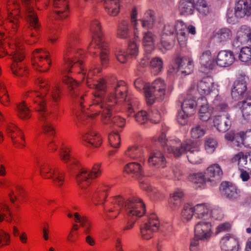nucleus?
Returning a JSON list of instances; mask_svg holds the SVG:
<instances>
[{
  "mask_svg": "<svg viewBox=\"0 0 251 251\" xmlns=\"http://www.w3.org/2000/svg\"><path fill=\"white\" fill-rule=\"evenodd\" d=\"M76 39V35L73 34L68 37L63 52L64 64L60 72L63 75V82L67 85L71 97L78 104V109L76 112L78 121L85 125L90 123L92 118L101 114V121L104 124L110 127L123 128L125 125V119L115 115L114 113L117 111V107L119 103L127 100H130L131 99L127 93V87L125 82L120 80L114 82L110 88L108 95L105 98L104 96L107 87L105 80L100 78L93 84L91 83L93 81L92 77L100 73L101 69L92 68L89 69L87 75L86 71L82 70L83 80L86 77V83L95 89L92 104L89 108L85 109L82 105L84 96L78 95V83L72 77L67 75L74 66H78L81 69L82 68V61L77 58L79 56L82 58L83 51H76L72 50Z\"/></svg>",
  "mask_w": 251,
  "mask_h": 251,
  "instance_id": "obj_1",
  "label": "nucleus"
},
{
  "mask_svg": "<svg viewBox=\"0 0 251 251\" xmlns=\"http://www.w3.org/2000/svg\"><path fill=\"white\" fill-rule=\"evenodd\" d=\"M37 83L42 93L46 95V97L41 96L37 91L28 92V97L32 99L34 108L39 113V119L43 133L48 136H53L54 128L50 121L52 119L55 118L56 116L47 109L45 101L49 100L57 102L60 98V89L59 85L55 84L50 90V81L46 79L39 78Z\"/></svg>",
  "mask_w": 251,
  "mask_h": 251,
  "instance_id": "obj_2",
  "label": "nucleus"
},
{
  "mask_svg": "<svg viewBox=\"0 0 251 251\" xmlns=\"http://www.w3.org/2000/svg\"><path fill=\"white\" fill-rule=\"evenodd\" d=\"M124 205L127 218L133 220V222L136 221L145 213V204L139 198L134 197L125 201L122 197L116 196L110 203L104 205L105 216L109 220L116 218L119 215L121 207Z\"/></svg>",
  "mask_w": 251,
  "mask_h": 251,
  "instance_id": "obj_3",
  "label": "nucleus"
},
{
  "mask_svg": "<svg viewBox=\"0 0 251 251\" xmlns=\"http://www.w3.org/2000/svg\"><path fill=\"white\" fill-rule=\"evenodd\" d=\"M134 84L139 91H144L146 101L148 105L153 104L156 99L163 100L166 94V84L163 79L159 78L155 79L151 85L145 83L142 79L138 78L135 80Z\"/></svg>",
  "mask_w": 251,
  "mask_h": 251,
  "instance_id": "obj_4",
  "label": "nucleus"
},
{
  "mask_svg": "<svg viewBox=\"0 0 251 251\" xmlns=\"http://www.w3.org/2000/svg\"><path fill=\"white\" fill-rule=\"evenodd\" d=\"M92 33V41L89 47V51L93 53H98L103 66H106L108 61V44L104 39L100 22L93 21L91 25Z\"/></svg>",
  "mask_w": 251,
  "mask_h": 251,
  "instance_id": "obj_5",
  "label": "nucleus"
},
{
  "mask_svg": "<svg viewBox=\"0 0 251 251\" xmlns=\"http://www.w3.org/2000/svg\"><path fill=\"white\" fill-rule=\"evenodd\" d=\"M160 230L164 236L171 235L173 226L171 223H165L160 226V222L154 213H151L145 222L143 226L140 228L142 237L145 240H149L153 236V233Z\"/></svg>",
  "mask_w": 251,
  "mask_h": 251,
  "instance_id": "obj_6",
  "label": "nucleus"
},
{
  "mask_svg": "<svg viewBox=\"0 0 251 251\" xmlns=\"http://www.w3.org/2000/svg\"><path fill=\"white\" fill-rule=\"evenodd\" d=\"M155 16L154 11H147L140 21L141 27L143 28V43L146 50L151 51L154 45L155 36L151 31L154 23Z\"/></svg>",
  "mask_w": 251,
  "mask_h": 251,
  "instance_id": "obj_7",
  "label": "nucleus"
},
{
  "mask_svg": "<svg viewBox=\"0 0 251 251\" xmlns=\"http://www.w3.org/2000/svg\"><path fill=\"white\" fill-rule=\"evenodd\" d=\"M158 142L161 144L165 151L172 154L175 157H180L187 151L186 141L182 143L181 141L176 137L167 139L166 134L163 132L159 136Z\"/></svg>",
  "mask_w": 251,
  "mask_h": 251,
  "instance_id": "obj_8",
  "label": "nucleus"
},
{
  "mask_svg": "<svg viewBox=\"0 0 251 251\" xmlns=\"http://www.w3.org/2000/svg\"><path fill=\"white\" fill-rule=\"evenodd\" d=\"M37 165L41 176L46 179H51L53 184L60 188L64 181L65 174L57 167H53L47 162L40 163L37 161Z\"/></svg>",
  "mask_w": 251,
  "mask_h": 251,
  "instance_id": "obj_9",
  "label": "nucleus"
},
{
  "mask_svg": "<svg viewBox=\"0 0 251 251\" xmlns=\"http://www.w3.org/2000/svg\"><path fill=\"white\" fill-rule=\"evenodd\" d=\"M100 164H95L91 171H88L85 168H78V172L75 173L76 179L78 184L81 188L88 186L91 182L92 179L100 176Z\"/></svg>",
  "mask_w": 251,
  "mask_h": 251,
  "instance_id": "obj_10",
  "label": "nucleus"
},
{
  "mask_svg": "<svg viewBox=\"0 0 251 251\" xmlns=\"http://www.w3.org/2000/svg\"><path fill=\"white\" fill-rule=\"evenodd\" d=\"M16 49L11 53V59L13 63L11 65V70L13 74L17 76H24L26 74L25 67L23 62L25 58L24 52L20 48L19 42L16 41Z\"/></svg>",
  "mask_w": 251,
  "mask_h": 251,
  "instance_id": "obj_11",
  "label": "nucleus"
},
{
  "mask_svg": "<svg viewBox=\"0 0 251 251\" xmlns=\"http://www.w3.org/2000/svg\"><path fill=\"white\" fill-rule=\"evenodd\" d=\"M248 80L247 76H241L234 82L231 93L233 99L239 100L249 96L247 91Z\"/></svg>",
  "mask_w": 251,
  "mask_h": 251,
  "instance_id": "obj_12",
  "label": "nucleus"
},
{
  "mask_svg": "<svg viewBox=\"0 0 251 251\" xmlns=\"http://www.w3.org/2000/svg\"><path fill=\"white\" fill-rule=\"evenodd\" d=\"M187 156L189 161L193 164L201 162L200 148L197 143L191 140L186 141Z\"/></svg>",
  "mask_w": 251,
  "mask_h": 251,
  "instance_id": "obj_13",
  "label": "nucleus"
},
{
  "mask_svg": "<svg viewBox=\"0 0 251 251\" xmlns=\"http://www.w3.org/2000/svg\"><path fill=\"white\" fill-rule=\"evenodd\" d=\"M49 52L43 49H37L34 53L35 61L33 64L34 68L37 71L41 72H45L48 70V67H45L41 69L44 66L50 65V61L49 58Z\"/></svg>",
  "mask_w": 251,
  "mask_h": 251,
  "instance_id": "obj_14",
  "label": "nucleus"
},
{
  "mask_svg": "<svg viewBox=\"0 0 251 251\" xmlns=\"http://www.w3.org/2000/svg\"><path fill=\"white\" fill-rule=\"evenodd\" d=\"M175 62L176 65L178 67L179 73L182 76L190 75L193 72L194 63L191 58L177 55L175 58Z\"/></svg>",
  "mask_w": 251,
  "mask_h": 251,
  "instance_id": "obj_15",
  "label": "nucleus"
},
{
  "mask_svg": "<svg viewBox=\"0 0 251 251\" xmlns=\"http://www.w3.org/2000/svg\"><path fill=\"white\" fill-rule=\"evenodd\" d=\"M249 42L251 43V28L247 25H244L238 29L232 45L234 47L238 48Z\"/></svg>",
  "mask_w": 251,
  "mask_h": 251,
  "instance_id": "obj_16",
  "label": "nucleus"
},
{
  "mask_svg": "<svg viewBox=\"0 0 251 251\" xmlns=\"http://www.w3.org/2000/svg\"><path fill=\"white\" fill-rule=\"evenodd\" d=\"M22 1L25 5V19L29 22L31 29H33L37 32L40 28V24L39 22L36 14L32 7L30 6L31 0H22Z\"/></svg>",
  "mask_w": 251,
  "mask_h": 251,
  "instance_id": "obj_17",
  "label": "nucleus"
},
{
  "mask_svg": "<svg viewBox=\"0 0 251 251\" xmlns=\"http://www.w3.org/2000/svg\"><path fill=\"white\" fill-rule=\"evenodd\" d=\"M130 97V100H125L127 104V113L128 116H134L137 122L141 125L145 124L149 120L148 113L146 111H140L136 114L134 113V106L136 104L137 100L133 97L128 94Z\"/></svg>",
  "mask_w": 251,
  "mask_h": 251,
  "instance_id": "obj_18",
  "label": "nucleus"
},
{
  "mask_svg": "<svg viewBox=\"0 0 251 251\" xmlns=\"http://www.w3.org/2000/svg\"><path fill=\"white\" fill-rule=\"evenodd\" d=\"M212 233L211 225L209 222L201 221L195 226V235L201 240L210 239Z\"/></svg>",
  "mask_w": 251,
  "mask_h": 251,
  "instance_id": "obj_19",
  "label": "nucleus"
},
{
  "mask_svg": "<svg viewBox=\"0 0 251 251\" xmlns=\"http://www.w3.org/2000/svg\"><path fill=\"white\" fill-rule=\"evenodd\" d=\"M126 173L131 177L136 178H140L142 176H150L152 175V174L146 173L141 163L133 162L128 163L124 168Z\"/></svg>",
  "mask_w": 251,
  "mask_h": 251,
  "instance_id": "obj_20",
  "label": "nucleus"
},
{
  "mask_svg": "<svg viewBox=\"0 0 251 251\" xmlns=\"http://www.w3.org/2000/svg\"><path fill=\"white\" fill-rule=\"evenodd\" d=\"M234 14L238 18L247 16L251 20V0H239L235 5Z\"/></svg>",
  "mask_w": 251,
  "mask_h": 251,
  "instance_id": "obj_21",
  "label": "nucleus"
},
{
  "mask_svg": "<svg viewBox=\"0 0 251 251\" xmlns=\"http://www.w3.org/2000/svg\"><path fill=\"white\" fill-rule=\"evenodd\" d=\"M235 59L233 52L230 50L220 51L216 58V64L221 67H227L231 65Z\"/></svg>",
  "mask_w": 251,
  "mask_h": 251,
  "instance_id": "obj_22",
  "label": "nucleus"
},
{
  "mask_svg": "<svg viewBox=\"0 0 251 251\" xmlns=\"http://www.w3.org/2000/svg\"><path fill=\"white\" fill-rule=\"evenodd\" d=\"M109 190L108 185H103L96 190H93L87 193V197L92 199L93 202L96 204H102L107 196V192Z\"/></svg>",
  "mask_w": 251,
  "mask_h": 251,
  "instance_id": "obj_23",
  "label": "nucleus"
},
{
  "mask_svg": "<svg viewBox=\"0 0 251 251\" xmlns=\"http://www.w3.org/2000/svg\"><path fill=\"white\" fill-rule=\"evenodd\" d=\"M222 195L229 199L234 200L240 197V191L233 184L228 182H223L220 186Z\"/></svg>",
  "mask_w": 251,
  "mask_h": 251,
  "instance_id": "obj_24",
  "label": "nucleus"
},
{
  "mask_svg": "<svg viewBox=\"0 0 251 251\" xmlns=\"http://www.w3.org/2000/svg\"><path fill=\"white\" fill-rule=\"evenodd\" d=\"M197 89L201 97L210 94L215 90L213 79L210 76L203 77L198 82Z\"/></svg>",
  "mask_w": 251,
  "mask_h": 251,
  "instance_id": "obj_25",
  "label": "nucleus"
},
{
  "mask_svg": "<svg viewBox=\"0 0 251 251\" xmlns=\"http://www.w3.org/2000/svg\"><path fill=\"white\" fill-rule=\"evenodd\" d=\"M84 143L86 146L95 148L100 147L102 143L100 136L91 129H88L82 136Z\"/></svg>",
  "mask_w": 251,
  "mask_h": 251,
  "instance_id": "obj_26",
  "label": "nucleus"
},
{
  "mask_svg": "<svg viewBox=\"0 0 251 251\" xmlns=\"http://www.w3.org/2000/svg\"><path fill=\"white\" fill-rule=\"evenodd\" d=\"M214 126L219 132H226L231 125L230 116L228 114L216 116L213 120Z\"/></svg>",
  "mask_w": 251,
  "mask_h": 251,
  "instance_id": "obj_27",
  "label": "nucleus"
},
{
  "mask_svg": "<svg viewBox=\"0 0 251 251\" xmlns=\"http://www.w3.org/2000/svg\"><path fill=\"white\" fill-rule=\"evenodd\" d=\"M147 149L141 146H133L129 147L125 151V155L131 159L139 160L143 163L145 161V154Z\"/></svg>",
  "mask_w": 251,
  "mask_h": 251,
  "instance_id": "obj_28",
  "label": "nucleus"
},
{
  "mask_svg": "<svg viewBox=\"0 0 251 251\" xmlns=\"http://www.w3.org/2000/svg\"><path fill=\"white\" fill-rule=\"evenodd\" d=\"M19 12L18 10H15L12 12L8 13L7 20L11 25L12 29L10 32V36L14 35L18 32L19 35H22L25 32L24 30L22 31L18 30V27L20 23V18Z\"/></svg>",
  "mask_w": 251,
  "mask_h": 251,
  "instance_id": "obj_29",
  "label": "nucleus"
},
{
  "mask_svg": "<svg viewBox=\"0 0 251 251\" xmlns=\"http://www.w3.org/2000/svg\"><path fill=\"white\" fill-rule=\"evenodd\" d=\"M200 107L199 117L202 121H208L211 117V110L208 106L207 99L205 97L198 99L197 105Z\"/></svg>",
  "mask_w": 251,
  "mask_h": 251,
  "instance_id": "obj_30",
  "label": "nucleus"
},
{
  "mask_svg": "<svg viewBox=\"0 0 251 251\" xmlns=\"http://www.w3.org/2000/svg\"><path fill=\"white\" fill-rule=\"evenodd\" d=\"M148 164L150 167L159 168H164L166 160L163 154L159 151H154L150 154Z\"/></svg>",
  "mask_w": 251,
  "mask_h": 251,
  "instance_id": "obj_31",
  "label": "nucleus"
},
{
  "mask_svg": "<svg viewBox=\"0 0 251 251\" xmlns=\"http://www.w3.org/2000/svg\"><path fill=\"white\" fill-rule=\"evenodd\" d=\"M237 106L241 110L245 120L251 122V96H247L242 100L238 101Z\"/></svg>",
  "mask_w": 251,
  "mask_h": 251,
  "instance_id": "obj_32",
  "label": "nucleus"
},
{
  "mask_svg": "<svg viewBox=\"0 0 251 251\" xmlns=\"http://www.w3.org/2000/svg\"><path fill=\"white\" fill-rule=\"evenodd\" d=\"M180 104L181 110L187 111L189 114H194L197 102L192 96L188 95L184 100V97L181 96L178 99L177 104Z\"/></svg>",
  "mask_w": 251,
  "mask_h": 251,
  "instance_id": "obj_33",
  "label": "nucleus"
},
{
  "mask_svg": "<svg viewBox=\"0 0 251 251\" xmlns=\"http://www.w3.org/2000/svg\"><path fill=\"white\" fill-rule=\"evenodd\" d=\"M221 247L224 251H237L238 242L229 234L224 236L220 242Z\"/></svg>",
  "mask_w": 251,
  "mask_h": 251,
  "instance_id": "obj_34",
  "label": "nucleus"
},
{
  "mask_svg": "<svg viewBox=\"0 0 251 251\" xmlns=\"http://www.w3.org/2000/svg\"><path fill=\"white\" fill-rule=\"evenodd\" d=\"M206 174L208 176L207 180L216 182L220 180L223 171L219 164H214L207 168Z\"/></svg>",
  "mask_w": 251,
  "mask_h": 251,
  "instance_id": "obj_35",
  "label": "nucleus"
},
{
  "mask_svg": "<svg viewBox=\"0 0 251 251\" xmlns=\"http://www.w3.org/2000/svg\"><path fill=\"white\" fill-rule=\"evenodd\" d=\"M195 217L196 218L205 221L210 217V205L207 203L198 204L195 206Z\"/></svg>",
  "mask_w": 251,
  "mask_h": 251,
  "instance_id": "obj_36",
  "label": "nucleus"
},
{
  "mask_svg": "<svg viewBox=\"0 0 251 251\" xmlns=\"http://www.w3.org/2000/svg\"><path fill=\"white\" fill-rule=\"evenodd\" d=\"M199 62L204 68L212 70L214 67V60L211 56L210 50L203 51L199 58Z\"/></svg>",
  "mask_w": 251,
  "mask_h": 251,
  "instance_id": "obj_37",
  "label": "nucleus"
},
{
  "mask_svg": "<svg viewBox=\"0 0 251 251\" xmlns=\"http://www.w3.org/2000/svg\"><path fill=\"white\" fill-rule=\"evenodd\" d=\"M195 8L194 0H180L179 1L178 9L181 15H191Z\"/></svg>",
  "mask_w": 251,
  "mask_h": 251,
  "instance_id": "obj_38",
  "label": "nucleus"
},
{
  "mask_svg": "<svg viewBox=\"0 0 251 251\" xmlns=\"http://www.w3.org/2000/svg\"><path fill=\"white\" fill-rule=\"evenodd\" d=\"M183 196V192L180 189H176L170 194L169 204L171 208L176 209L180 205Z\"/></svg>",
  "mask_w": 251,
  "mask_h": 251,
  "instance_id": "obj_39",
  "label": "nucleus"
},
{
  "mask_svg": "<svg viewBox=\"0 0 251 251\" xmlns=\"http://www.w3.org/2000/svg\"><path fill=\"white\" fill-rule=\"evenodd\" d=\"M232 36V32L229 28L224 27L217 31L214 37L219 43H225L230 40Z\"/></svg>",
  "mask_w": 251,
  "mask_h": 251,
  "instance_id": "obj_40",
  "label": "nucleus"
},
{
  "mask_svg": "<svg viewBox=\"0 0 251 251\" xmlns=\"http://www.w3.org/2000/svg\"><path fill=\"white\" fill-rule=\"evenodd\" d=\"M177 27L179 28L176 33L177 41L179 46L183 47L186 46L187 40V25L184 23H179Z\"/></svg>",
  "mask_w": 251,
  "mask_h": 251,
  "instance_id": "obj_41",
  "label": "nucleus"
},
{
  "mask_svg": "<svg viewBox=\"0 0 251 251\" xmlns=\"http://www.w3.org/2000/svg\"><path fill=\"white\" fill-rule=\"evenodd\" d=\"M70 149L67 147H63L60 149L59 155L61 160L65 163H68L69 169H72L71 166H78V162L70 155Z\"/></svg>",
  "mask_w": 251,
  "mask_h": 251,
  "instance_id": "obj_42",
  "label": "nucleus"
},
{
  "mask_svg": "<svg viewBox=\"0 0 251 251\" xmlns=\"http://www.w3.org/2000/svg\"><path fill=\"white\" fill-rule=\"evenodd\" d=\"M195 8L203 16H207L211 12V6L206 0H197Z\"/></svg>",
  "mask_w": 251,
  "mask_h": 251,
  "instance_id": "obj_43",
  "label": "nucleus"
},
{
  "mask_svg": "<svg viewBox=\"0 0 251 251\" xmlns=\"http://www.w3.org/2000/svg\"><path fill=\"white\" fill-rule=\"evenodd\" d=\"M195 216L194 205L191 203L184 205L181 212V218L183 222H189Z\"/></svg>",
  "mask_w": 251,
  "mask_h": 251,
  "instance_id": "obj_44",
  "label": "nucleus"
},
{
  "mask_svg": "<svg viewBox=\"0 0 251 251\" xmlns=\"http://www.w3.org/2000/svg\"><path fill=\"white\" fill-rule=\"evenodd\" d=\"M150 67L152 74L157 75L163 68V61L158 57L153 58L150 62Z\"/></svg>",
  "mask_w": 251,
  "mask_h": 251,
  "instance_id": "obj_45",
  "label": "nucleus"
},
{
  "mask_svg": "<svg viewBox=\"0 0 251 251\" xmlns=\"http://www.w3.org/2000/svg\"><path fill=\"white\" fill-rule=\"evenodd\" d=\"M74 218L76 222L80 223V226L83 228L84 233L90 235L91 224L88 219L84 216H81L78 213L74 214Z\"/></svg>",
  "mask_w": 251,
  "mask_h": 251,
  "instance_id": "obj_46",
  "label": "nucleus"
},
{
  "mask_svg": "<svg viewBox=\"0 0 251 251\" xmlns=\"http://www.w3.org/2000/svg\"><path fill=\"white\" fill-rule=\"evenodd\" d=\"M189 180L196 184V188H201L204 185L207 180L202 173L191 174L189 176Z\"/></svg>",
  "mask_w": 251,
  "mask_h": 251,
  "instance_id": "obj_47",
  "label": "nucleus"
},
{
  "mask_svg": "<svg viewBox=\"0 0 251 251\" xmlns=\"http://www.w3.org/2000/svg\"><path fill=\"white\" fill-rule=\"evenodd\" d=\"M179 23H183L181 21H177L174 23H167L164 26L163 30V36L166 35L168 36L173 35L176 34L178 31L177 25Z\"/></svg>",
  "mask_w": 251,
  "mask_h": 251,
  "instance_id": "obj_48",
  "label": "nucleus"
},
{
  "mask_svg": "<svg viewBox=\"0 0 251 251\" xmlns=\"http://www.w3.org/2000/svg\"><path fill=\"white\" fill-rule=\"evenodd\" d=\"M117 34L120 38L126 39L129 36V24L127 21L123 20L119 24Z\"/></svg>",
  "mask_w": 251,
  "mask_h": 251,
  "instance_id": "obj_49",
  "label": "nucleus"
},
{
  "mask_svg": "<svg viewBox=\"0 0 251 251\" xmlns=\"http://www.w3.org/2000/svg\"><path fill=\"white\" fill-rule=\"evenodd\" d=\"M212 108L221 111H226L228 109V105L221 95H217L213 100Z\"/></svg>",
  "mask_w": 251,
  "mask_h": 251,
  "instance_id": "obj_50",
  "label": "nucleus"
},
{
  "mask_svg": "<svg viewBox=\"0 0 251 251\" xmlns=\"http://www.w3.org/2000/svg\"><path fill=\"white\" fill-rule=\"evenodd\" d=\"M17 111L19 117L23 120H26L31 117L30 111L24 101L18 105Z\"/></svg>",
  "mask_w": 251,
  "mask_h": 251,
  "instance_id": "obj_51",
  "label": "nucleus"
},
{
  "mask_svg": "<svg viewBox=\"0 0 251 251\" xmlns=\"http://www.w3.org/2000/svg\"><path fill=\"white\" fill-rule=\"evenodd\" d=\"M232 163H237L239 169L245 168L248 165V157L243 152H240L234 155L232 158Z\"/></svg>",
  "mask_w": 251,
  "mask_h": 251,
  "instance_id": "obj_52",
  "label": "nucleus"
},
{
  "mask_svg": "<svg viewBox=\"0 0 251 251\" xmlns=\"http://www.w3.org/2000/svg\"><path fill=\"white\" fill-rule=\"evenodd\" d=\"M205 133L204 127L200 125H195L191 130V135L194 139H199L203 137Z\"/></svg>",
  "mask_w": 251,
  "mask_h": 251,
  "instance_id": "obj_53",
  "label": "nucleus"
},
{
  "mask_svg": "<svg viewBox=\"0 0 251 251\" xmlns=\"http://www.w3.org/2000/svg\"><path fill=\"white\" fill-rule=\"evenodd\" d=\"M138 12L136 8L134 7L131 11L130 15V22L135 30V34L138 32L141 27L140 21L143 19L137 20Z\"/></svg>",
  "mask_w": 251,
  "mask_h": 251,
  "instance_id": "obj_54",
  "label": "nucleus"
},
{
  "mask_svg": "<svg viewBox=\"0 0 251 251\" xmlns=\"http://www.w3.org/2000/svg\"><path fill=\"white\" fill-rule=\"evenodd\" d=\"M148 114L149 120L151 123L157 124L160 122L161 120V115L156 107H152Z\"/></svg>",
  "mask_w": 251,
  "mask_h": 251,
  "instance_id": "obj_55",
  "label": "nucleus"
},
{
  "mask_svg": "<svg viewBox=\"0 0 251 251\" xmlns=\"http://www.w3.org/2000/svg\"><path fill=\"white\" fill-rule=\"evenodd\" d=\"M239 135L242 144L247 148H251V130L240 132Z\"/></svg>",
  "mask_w": 251,
  "mask_h": 251,
  "instance_id": "obj_56",
  "label": "nucleus"
},
{
  "mask_svg": "<svg viewBox=\"0 0 251 251\" xmlns=\"http://www.w3.org/2000/svg\"><path fill=\"white\" fill-rule=\"evenodd\" d=\"M239 58L240 60L243 62H247L251 59V48L246 47L241 49Z\"/></svg>",
  "mask_w": 251,
  "mask_h": 251,
  "instance_id": "obj_57",
  "label": "nucleus"
},
{
  "mask_svg": "<svg viewBox=\"0 0 251 251\" xmlns=\"http://www.w3.org/2000/svg\"><path fill=\"white\" fill-rule=\"evenodd\" d=\"M108 140L111 147L114 148L119 147L121 138L118 132H112L110 133L109 135Z\"/></svg>",
  "mask_w": 251,
  "mask_h": 251,
  "instance_id": "obj_58",
  "label": "nucleus"
},
{
  "mask_svg": "<svg viewBox=\"0 0 251 251\" xmlns=\"http://www.w3.org/2000/svg\"><path fill=\"white\" fill-rule=\"evenodd\" d=\"M6 131L9 136L11 137L12 142L16 144L17 141L15 140L16 135L21 136L20 130L13 125L8 126L6 128Z\"/></svg>",
  "mask_w": 251,
  "mask_h": 251,
  "instance_id": "obj_59",
  "label": "nucleus"
},
{
  "mask_svg": "<svg viewBox=\"0 0 251 251\" xmlns=\"http://www.w3.org/2000/svg\"><path fill=\"white\" fill-rule=\"evenodd\" d=\"M193 114H189L187 111L181 110L178 111L177 116L178 122L181 125H185L188 121V118Z\"/></svg>",
  "mask_w": 251,
  "mask_h": 251,
  "instance_id": "obj_60",
  "label": "nucleus"
},
{
  "mask_svg": "<svg viewBox=\"0 0 251 251\" xmlns=\"http://www.w3.org/2000/svg\"><path fill=\"white\" fill-rule=\"evenodd\" d=\"M115 54L117 59L122 63H126L129 57V54L121 49H117Z\"/></svg>",
  "mask_w": 251,
  "mask_h": 251,
  "instance_id": "obj_61",
  "label": "nucleus"
},
{
  "mask_svg": "<svg viewBox=\"0 0 251 251\" xmlns=\"http://www.w3.org/2000/svg\"><path fill=\"white\" fill-rule=\"evenodd\" d=\"M217 146L216 139L212 138H207L205 142V150L208 153H212Z\"/></svg>",
  "mask_w": 251,
  "mask_h": 251,
  "instance_id": "obj_62",
  "label": "nucleus"
},
{
  "mask_svg": "<svg viewBox=\"0 0 251 251\" xmlns=\"http://www.w3.org/2000/svg\"><path fill=\"white\" fill-rule=\"evenodd\" d=\"M178 73H179L178 68L174 62V65L169 66L168 68V76L171 79H174L177 76Z\"/></svg>",
  "mask_w": 251,
  "mask_h": 251,
  "instance_id": "obj_63",
  "label": "nucleus"
},
{
  "mask_svg": "<svg viewBox=\"0 0 251 251\" xmlns=\"http://www.w3.org/2000/svg\"><path fill=\"white\" fill-rule=\"evenodd\" d=\"M127 52L132 56H136L138 53V47L134 42H130L128 47Z\"/></svg>",
  "mask_w": 251,
  "mask_h": 251,
  "instance_id": "obj_64",
  "label": "nucleus"
}]
</instances>
